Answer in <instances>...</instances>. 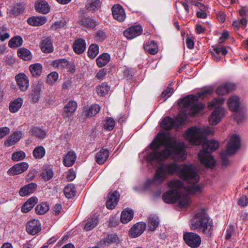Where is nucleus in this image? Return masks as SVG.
I'll return each instance as SVG.
<instances>
[{"mask_svg": "<svg viewBox=\"0 0 248 248\" xmlns=\"http://www.w3.org/2000/svg\"><path fill=\"white\" fill-rule=\"evenodd\" d=\"M233 229L234 226L232 225L230 226L229 228L227 229L225 235V238L226 239L228 240L231 237L233 232Z\"/></svg>", "mask_w": 248, "mask_h": 248, "instance_id": "obj_63", "label": "nucleus"}, {"mask_svg": "<svg viewBox=\"0 0 248 248\" xmlns=\"http://www.w3.org/2000/svg\"><path fill=\"white\" fill-rule=\"evenodd\" d=\"M64 194L68 199L74 197L76 193L75 186L73 184H68L64 188Z\"/></svg>", "mask_w": 248, "mask_h": 248, "instance_id": "obj_42", "label": "nucleus"}, {"mask_svg": "<svg viewBox=\"0 0 248 248\" xmlns=\"http://www.w3.org/2000/svg\"><path fill=\"white\" fill-rule=\"evenodd\" d=\"M66 24V21L65 19L62 18L59 21L55 22L51 26V29L54 30L63 28Z\"/></svg>", "mask_w": 248, "mask_h": 248, "instance_id": "obj_56", "label": "nucleus"}, {"mask_svg": "<svg viewBox=\"0 0 248 248\" xmlns=\"http://www.w3.org/2000/svg\"><path fill=\"white\" fill-rule=\"evenodd\" d=\"M29 70L33 77H39L42 72V66L39 63H36L30 65Z\"/></svg>", "mask_w": 248, "mask_h": 248, "instance_id": "obj_41", "label": "nucleus"}, {"mask_svg": "<svg viewBox=\"0 0 248 248\" xmlns=\"http://www.w3.org/2000/svg\"><path fill=\"white\" fill-rule=\"evenodd\" d=\"M58 78L59 74L57 72H52L47 76L46 82L48 85H53L57 81Z\"/></svg>", "mask_w": 248, "mask_h": 248, "instance_id": "obj_51", "label": "nucleus"}, {"mask_svg": "<svg viewBox=\"0 0 248 248\" xmlns=\"http://www.w3.org/2000/svg\"><path fill=\"white\" fill-rule=\"evenodd\" d=\"M9 37L10 35L7 31L6 28L5 27H0V40L1 41H4Z\"/></svg>", "mask_w": 248, "mask_h": 248, "instance_id": "obj_59", "label": "nucleus"}, {"mask_svg": "<svg viewBox=\"0 0 248 248\" xmlns=\"http://www.w3.org/2000/svg\"><path fill=\"white\" fill-rule=\"evenodd\" d=\"M190 228L191 230L197 231L207 237L212 234L214 225L213 220L204 209H201L196 213L192 218Z\"/></svg>", "mask_w": 248, "mask_h": 248, "instance_id": "obj_6", "label": "nucleus"}, {"mask_svg": "<svg viewBox=\"0 0 248 248\" xmlns=\"http://www.w3.org/2000/svg\"><path fill=\"white\" fill-rule=\"evenodd\" d=\"M25 12L23 5L16 3L8 9L7 14L11 17L16 16Z\"/></svg>", "mask_w": 248, "mask_h": 248, "instance_id": "obj_23", "label": "nucleus"}, {"mask_svg": "<svg viewBox=\"0 0 248 248\" xmlns=\"http://www.w3.org/2000/svg\"><path fill=\"white\" fill-rule=\"evenodd\" d=\"M22 43V37L20 36H16L9 40L8 45L11 48H16L21 46Z\"/></svg>", "mask_w": 248, "mask_h": 248, "instance_id": "obj_46", "label": "nucleus"}, {"mask_svg": "<svg viewBox=\"0 0 248 248\" xmlns=\"http://www.w3.org/2000/svg\"><path fill=\"white\" fill-rule=\"evenodd\" d=\"M185 136L192 144H202V150L198 154L199 158L206 167H214L215 161L211 153L218 148V141L214 140H207L205 138V132L201 128L196 127L188 129Z\"/></svg>", "mask_w": 248, "mask_h": 248, "instance_id": "obj_4", "label": "nucleus"}, {"mask_svg": "<svg viewBox=\"0 0 248 248\" xmlns=\"http://www.w3.org/2000/svg\"><path fill=\"white\" fill-rule=\"evenodd\" d=\"M234 112V113L233 115V117L234 118V119L238 123H239L243 119L244 115H243V114L241 112L238 111V110L236 111V112Z\"/></svg>", "mask_w": 248, "mask_h": 248, "instance_id": "obj_61", "label": "nucleus"}, {"mask_svg": "<svg viewBox=\"0 0 248 248\" xmlns=\"http://www.w3.org/2000/svg\"><path fill=\"white\" fill-rule=\"evenodd\" d=\"M146 224L143 222H138L133 226L129 231V234L133 238L140 235L145 230Z\"/></svg>", "mask_w": 248, "mask_h": 248, "instance_id": "obj_15", "label": "nucleus"}, {"mask_svg": "<svg viewBox=\"0 0 248 248\" xmlns=\"http://www.w3.org/2000/svg\"><path fill=\"white\" fill-rule=\"evenodd\" d=\"M184 186V183L180 180L173 179L168 183L170 190L166 192L162 196L164 202L168 203L178 202L182 207H187L190 204V198L188 194L201 193L203 186L192 185L187 188V194H181L180 189Z\"/></svg>", "mask_w": 248, "mask_h": 248, "instance_id": "obj_5", "label": "nucleus"}, {"mask_svg": "<svg viewBox=\"0 0 248 248\" xmlns=\"http://www.w3.org/2000/svg\"><path fill=\"white\" fill-rule=\"evenodd\" d=\"M159 223L158 217L155 215H151L148 218V229L150 231H154Z\"/></svg>", "mask_w": 248, "mask_h": 248, "instance_id": "obj_36", "label": "nucleus"}, {"mask_svg": "<svg viewBox=\"0 0 248 248\" xmlns=\"http://www.w3.org/2000/svg\"><path fill=\"white\" fill-rule=\"evenodd\" d=\"M174 173L190 184H196L200 178L196 169L192 164H183L179 165L175 162L161 164L156 169L153 178L147 180L145 187L160 186L164 182L167 175H172Z\"/></svg>", "mask_w": 248, "mask_h": 248, "instance_id": "obj_2", "label": "nucleus"}, {"mask_svg": "<svg viewBox=\"0 0 248 248\" xmlns=\"http://www.w3.org/2000/svg\"><path fill=\"white\" fill-rule=\"evenodd\" d=\"M41 48L42 51L44 52H51L53 50V46L51 39L49 37L44 38L42 40Z\"/></svg>", "mask_w": 248, "mask_h": 248, "instance_id": "obj_33", "label": "nucleus"}, {"mask_svg": "<svg viewBox=\"0 0 248 248\" xmlns=\"http://www.w3.org/2000/svg\"><path fill=\"white\" fill-rule=\"evenodd\" d=\"M228 105L231 111L233 112L238 111L240 106L239 97L236 95L231 96L228 100Z\"/></svg>", "mask_w": 248, "mask_h": 248, "instance_id": "obj_30", "label": "nucleus"}, {"mask_svg": "<svg viewBox=\"0 0 248 248\" xmlns=\"http://www.w3.org/2000/svg\"><path fill=\"white\" fill-rule=\"evenodd\" d=\"M109 156V151L106 149H102L95 156V161L99 164H103Z\"/></svg>", "mask_w": 248, "mask_h": 248, "instance_id": "obj_31", "label": "nucleus"}, {"mask_svg": "<svg viewBox=\"0 0 248 248\" xmlns=\"http://www.w3.org/2000/svg\"><path fill=\"white\" fill-rule=\"evenodd\" d=\"M98 217L96 215L91 216L86 221L84 229L87 231H89L95 227L98 223Z\"/></svg>", "mask_w": 248, "mask_h": 248, "instance_id": "obj_28", "label": "nucleus"}, {"mask_svg": "<svg viewBox=\"0 0 248 248\" xmlns=\"http://www.w3.org/2000/svg\"><path fill=\"white\" fill-rule=\"evenodd\" d=\"M23 135V133L22 131H15L5 141L4 144L7 146H11L18 142Z\"/></svg>", "mask_w": 248, "mask_h": 248, "instance_id": "obj_21", "label": "nucleus"}, {"mask_svg": "<svg viewBox=\"0 0 248 248\" xmlns=\"http://www.w3.org/2000/svg\"><path fill=\"white\" fill-rule=\"evenodd\" d=\"M38 199L36 197L30 198L22 206L21 211L24 213L29 212L37 202Z\"/></svg>", "mask_w": 248, "mask_h": 248, "instance_id": "obj_32", "label": "nucleus"}, {"mask_svg": "<svg viewBox=\"0 0 248 248\" xmlns=\"http://www.w3.org/2000/svg\"><path fill=\"white\" fill-rule=\"evenodd\" d=\"M44 84L41 81H38L32 85V90L31 93L32 101L36 103L39 101L40 97L41 92L44 89Z\"/></svg>", "mask_w": 248, "mask_h": 248, "instance_id": "obj_13", "label": "nucleus"}, {"mask_svg": "<svg viewBox=\"0 0 248 248\" xmlns=\"http://www.w3.org/2000/svg\"><path fill=\"white\" fill-rule=\"evenodd\" d=\"M224 102V99L222 97H219L209 103L208 107L209 108H215L214 111L209 118V121L211 124L213 125L217 124L224 117L225 110L221 107Z\"/></svg>", "mask_w": 248, "mask_h": 248, "instance_id": "obj_7", "label": "nucleus"}, {"mask_svg": "<svg viewBox=\"0 0 248 248\" xmlns=\"http://www.w3.org/2000/svg\"><path fill=\"white\" fill-rule=\"evenodd\" d=\"M213 93L212 89H206L198 93L197 95H188L183 98L180 106L188 111L183 110L175 119L169 117L165 118L161 123V126L165 129L170 130L173 127H179L186 121L188 115L193 116L201 112L204 108L205 105L202 103H197L199 98H204Z\"/></svg>", "mask_w": 248, "mask_h": 248, "instance_id": "obj_3", "label": "nucleus"}, {"mask_svg": "<svg viewBox=\"0 0 248 248\" xmlns=\"http://www.w3.org/2000/svg\"><path fill=\"white\" fill-rule=\"evenodd\" d=\"M86 48V42L83 39L76 40L73 44V50L77 54H82L85 50Z\"/></svg>", "mask_w": 248, "mask_h": 248, "instance_id": "obj_24", "label": "nucleus"}, {"mask_svg": "<svg viewBox=\"0 0 248 248\" xmlns=\"http://www.w3.org/2000/svg\"><path fill=\"white\" fill-rule=\"evenodd\" d=\"M110 89L109 86L106 82L102 83L97 87L96 91L98 94L101 96H104L108 93Z\"/></svg>", "mask_w": 248, "mask_h": 248, "instance_id": "obj_47", "label": "nucleus"}, {"mask_svg": "<svg viewBox=\"0 0 248 248\" xmlns=\"http://www.w3.org/2000/svg\"><path fill=\"white\" fill-rule=\"evenodd\" d=\"M168 134L164 132L158 133L150 145L152 151L141 153L148 165L154 167L169 157L177 161L186 159L187 155L184 144L178 142L175 138L169 136Z\"/></svg>", "mask_w": 248, "mask_h": 248, "instance_id": "obj_1", "label": "nucleus"}, {"mask_svg": "<svg viewBox=\"0 0 248 248\" xmlns=\"http://www.w3.org/2000/svg\"><path fill=\"white\" fill-rule=\"evenodd\" d=\"M76 158L77 155L75 152L73 151H70L63 157V164L65 167H71L75 162Z\"/></svg>", "mask_w": 248, "mask_h": 248, "instance_id": "obj_25", "label": "nucleus"}, {"mask_svg": "<svg viewBox=\"0 0 248 248\" xmlns=\"http://www.w3.org/2000/svg\"><path fill=\"white\" fill-rule=\"evenodd\" d=\"M81 24L87 28L93 29L97 24L96 20L89 17H83L80 20Z\"/></svg>", "mask_w": 248, "mask_h": 248, "instance_id": "obj_40", "label": "nucleus"}, {"mask_svg": "<svg viewBox=\"0 0 248 248\" xmlns=\"http://www.w3.org/2000/svg\"><path fill=\"white\" fill-rule=\"evenodd\" d=\"M49 210L48 205L46 202L38 204L35 208V212L38 215H43Z\"/></svg>", "mask_w": 248, "mask_h": 248, "instance_id": "obj_52", "label": "nucleus"}, {"mask_svg": "<svg viewBox=\"0 0 248 248\" xmlns=\"http://www.w3.org/2000/svg\"><path fill=\"white\" fill-rule=\"evenodd\" d=\"M134 212L132 209H125L124 210L121 215V220L123 223H127L133 217Z\"/></svg>", "mask_w": 248, "mask_h": 248, "instance_id": "obj_35", "label": "nucleus"}, {"mask_svg": "<svg viewBox=\"0 0 248 248\" xmlns=\"http://www.w3.org/2000/svg\"><path fill=\"white\" fill-rule=\"evenodd\" d=\"M145 51L150 54L154 55L158 51L157 44L154 41L147 42L144 46Z\"/></svg>", "mask_w": 248, "mask_h": 248, "instance_id": "obj_38", "label": "nucleus"}, {"mask_svg": "<svg viewBox=\"0 0 248 248\" xmlns=\"http://www.w3.org/2000/svg\"><path fill=\"white\" fill-rule=\"evenodd\" d=\"M35 7L38 12L43 14H46L50 11L49 6L45 0H38L36 2Z\"/></svg>", "mask_w": 248, "mask_h": 248, "instance_id": "obj_26", "label": "nucleus"}, {"mask_svg": "<svg viewBox=\"0 0 248 248\" xmlns=\"http://www.w3.org/2000/svg\"><path fill=\"white\" fill-rule=\"evenodd\" d=\"M23 103V100L21 98H18L10 103L9 104V110L12 113H16L17 112Z\"/></svg>", "mask_w": 248, "mask_h": 248, "instance_id": "obj_34", "label": "nucleus"}, {"mask_svg": "<svg viewBox=\"0 0 248 248\" xmlns=\"http://www.w3.org/2000/svg\"><path fill=\"white\" fill-rule=\"evenodd\" d=\"M78 105L76 101H70L63 108L62 117L64 118H71L75 112L77 108Z\"/></svg>", "mask_w": 248, "mask_h": 248, "instance_id": "obj_14", "label": "nucleus"}, {"mask_svg": "<svg viewBox=\"0 0 248 248\" xmlns=\"http://www.w3.org/2000/svg\"><path fill=\"white\" fill-rule=\"evenodd\" d=\"M26 156L25 153L22 151H19L14 153L12 155V159L17 161L23 159Z\"/></svg>", "mask_w": 248, "mask_h": 248, "instance_id": "obj_55", "label": "nucleus"}, {"mask_svg": "<svg viewBox=\"0 0 248 248\" xmlns=\"http://www.w3.org/2000/svg\"><path fill=\"white\" fill-rule=\"evenodd\" d=\"M101 2L100 0H88L86 2V7L89 11H95L101 7Z\"/></svg>", "mask_w": 248, "mask_h": 248, "instance_id": "obj_37", "label": "nucleus"}, {"mask_svg": "<svg viewBox=\"0 0 248 248\" xmlns=\"http://www.w3.org/2000/svg\"><path fill=\"white\" fill-rule=\"evenodd\" d=\"M238 205L242 206L245 207L248 204V199L246 196H242L238 200L237 202Z\"/></svg>", "mask_w": 248, "mask_h": 248, "instance_id": "obj_60", "label": "nucleus"}, {"mask_svg": "<svg viewBox=\"0 0 248 248\" xmlns=\"http://www.w3.org/2000/svg\"><path fill=\"white\" fill-rule=\"evenodd\" d=\"M41 175L45 181H49L54 176L53 171L50 166H45Z\"/></svg>", "mask_w": 248, "mask_h": 248, "instance_id": "obj_43", "label": "nucleus"}, {"mask_svg": "<svg viewBox=\"0 0 248 248\" xmlns=\"http://www.w3.org/2000/svg\"><path fill=\"white\" fill-rule=\"evenodd\" d=\"M142 27L140 25L133 26L127 29L124 32V34L127 39H132L141 34Z\"/></svg>", "mask_w": 248, "mask_h": 248, "instance_id": "obj_16", "label": "nucleus"}, {"mask_svg": "<svg viewBox=\"0 0 248 248\" xmlns=\"http://www.w3.org/2000/svg\"><path fill=\"white\" fill-rule=\"evenodd\" d=\"M27 163L22 162L17 163L11 167L8 170V173L10 175H15L25 171L28 168Z\"/></svg>", "mask_w": 248, "mask_h": 248, "instance_id": "obj_18", "label": "nucleus"}, {"mask_svg": "<svg viewBox=\"0 0 248 248\" xmlns=\"http://www.w3.org/2000/svg\"><path fill=\"white\" fill-rule=\"evenodd\" d=\"M52 65L56 68L65 69L68 65V61L65 59L56 60L52 62Z\"/></svg>", "mask_w": 248, "mask_h": 248, "instance_id": "obj_44", "label": "nucleus"}, {"mask_svg": "<svg viewBox=\"0 0 248 248\" xmlns=\"http://www.w3.org/2000/svg\"><path fill=\"white\" fill-rule=\"evenodd\" d=\"M46 151L42 146H38L33 151V155L36 159H41L45 155Z\"/></svg>", "mask_w": 248, "mask_h": 248, "instance_id": "obj_49", "label": "nucleus"}, {"mask_svg": "<svg viewBox=\"0 0 248 248\" xmlns=\"http://www.w3.org/2000/svg\"><path fill=\"white\" fill-rule=\"evenodd\" d=\"M114 18L119 21L123 22L126 17V14L123 7L120 4H114L111 8Z\"/></svg>", "mask_w": 248, "mask_h": 248, "instance_id": "obj_12", "label": "nucleus"}, {"mask_svg": "<svg viewBox=\"0 0 248 248\" xmlns=\"http://www.w3.org/2000/svg\"><path fill=\"white\" fill-rule=\"evenodd\" d=\"M106 37L107 36L104 31L99 30L95 34L94 38L96 41L102 42L106 39Z\"/></svg>", "mask_w": 248, "mask_h": 248, "instance_id": "obj_58", "label": "nucleus"}, {"mask_svg": "<svg viewBox=\"0 0 248 248\" xmlns=\"http://www.w3.org/2000/svg\"><path fill=\"white\" fill-rule=\"evenodd\" d=\"M46 22V18L44 16L29 17L27 20L28 23L31 26H39L44 25Z\"/></svg>", "mask_w": 248, "mask_h": 248, "instance_id": "obj_29", "label": "nucleus"}, {"mask_svg": "<svg viewBox=\"0 0 248 248\" xmlns=\"http://www.w3.org/2000/svg\"><path fill=\"white\" fill-rule=\"evenodd\" d=\"M10 132V129L7 127L0 128V139L2 138Z\"/></svg>", "mask_w": 248, "mask_h": 248, "instance_id": "obj_64", "label": "nucleus"}, {"mask_svg": "<svg viewBox=\"0 0 248 248\" xmlns=\"http://www.w3.org/2000/svg\"><path fill=\"white\" fill-rule=\"evenodd\" d=\"M107 74V70L106 69H102L99 70L96 74V78L98 79L102 80Z\"/></svg>", "mask_w": 248, "mask_h": 248, "instance_id": "obj_62", "label": "nucleus"}, {"mask_svg": "<svg viewBox=\"0 0 248 248\" xmlns=\"http://www.w3.org/2000/svg\"><path fill=\"white\" fill-rule=\"evenodd\" d=\"M99 53V46L97 45L92 44L89 47L88 55L89 58L94 59Z\"/></svg>", "mask_w": 248, "mask_h": 248, "instance_id": "obj_48", "label": "nucleus"}, {"mask_svg": "<svg viewBox=\"0 0 248 248\" xmlns=\"http://www.w3.org/2000/svg\"><path fill=\"white\" fill-rule=\"evenodd\" d=\"M213 51L212 52L214 60L218 62L220 60L221 56H224L227 54L228 51L225 46L220 45L213 46Z\"/></svg>", "mask_w": 248, "mask_h": 248, "instance_id": "obj_20", "label": "nucleus"}, {"mask_svg": "<svg viewBox=\"0 0 248 248\" xmlns=\"http://www.w3.org/2000/svg\"><path fill=\"white\" fill-rule=\"evenodd\" d=\"M235 87V84L232 83H225L219 86L217 90V93L219 95H223L232 91Z\"/></svg>", "mask_w": 248, "mask_h": 248, "instance_id": "obj_27", "label": "nucleus"}, {"mask_svg": "<svg viewBox=\"0 0 248 248\" xmlns=\"http://www.w3.org/2000/svg\"><path fill=\"white\" fill-rule=\"evenodd\" d=\"M115 122L114 119L110 117H108L106 119L104 128L106 130L111 131L114 127Z\"/></svg>", "mask_w": 248, "mask_h": 248, "instance_id": "obj_54", "label": "nucleus"}, {"mask_svg": "<svg viewBox=\"0 0 248 248\" xmlns=\"http://www.w3.org/2000/svg\"><path fill=\"white\" fill-rule=\"evenodd\" d=\"M31 134L38 138L44 139L46 137V132L45 130L38 127H34L31 130Z\"/></svg>", "mask_w": 248, "mask_h": 248, "instance_id": "obj_50", "label": "nucleus"}, {"mask_svg": "<svg viewBox=\"0 0 248 248\" xmlns=\"http://www.w3.org/2000/svg\"><path fill=\"white\" fill-rule=\"evenodd\" d=\"M37 184L31 183L21 187L18 191L19 195L21 197H25L31 194L37 188Z\"/></svg>", "mask_w": 248, "mask_h": 248, "instance_id": "obj_22", "label": "nucleus"}, {"mask_svg": "<svg viewBox=\"0 0 248 248\" xmlns=\"http://www.w3.org/2000/svg\"><path fill=\"white\" fill-rule=\"evenodd\" d=\"M110 57L109 55L107 53H104L96 59V62L97 65L99 67H102L106 65L110 61Z\"/></svg>", "mask_w": 248, "mask_h": 248, "instance_id": "obj_39", "label": "nucleus"}, {"mask_svg": "<svg viewBox=\"0 0 248 248\" xmlns=\"http://www.w3.org/2000/svg\"><path fill=\"white\" fill-rule=\"evenodd\" d=\"M120 197L119 193L114 191L112 193H109L108 200L106 202V207L108 209H113L117 204Z\"/></svg>", "mask_w": 248, "mask_h": 248, "instance_id": "obj_19", "label": "nucleus"}, {"mask_svg": "<svg viewBox=\"0 0 248 248\" xmlns=\"http://www.w3.org/2000/svg\"><path fill=\"white\" fill-rule=\"evenodd\" d=\"M183 239L186 244L191 248H197L201 244V236L195 232H184Z\"/></svg>", "mask_w": 248, "mask_h": 248, "instance_id": "obj_9", "label": "nucleus"}, {"mask_svg": "<svg viewBox=\"0 0 248 248\" xmlns=\"http://www.w3.org/2000/svg\"><path fill=\"white\" fill-rule=\"evenodd\" d=\"M18 56L25 61L30 60L32 58L31 52L27 49L22 47L17 51Z\"/></svg>", "mask_w": 248, "mask_h": 248, "instance_id": "obj_45", "label": "nucleus"}, {"mask_svg": "<svg viewBox=\"0 0 248 248\" xmlns=\"http://www.w3.org/2000/svg\"><path fill=\"white\" fill-rule=\"evenodd\" d=\"M173 92V88L170 85H169L161 94V97L163 98V101L164 102L168 97L170 96Z\"/></svg>", "mask_w": 248, "mask_h": 248, "instance_id": "obj_57", "label": "nucleus"}, {"mask_svg": "<svg viewBox=\"0 0 248 248\" xmlns=\"http://www.w3.org/2000/svg\"><path fill=\"white\" fill-rule=\"evenodd\" d=\"M26 229L29 234L35 235L41 230V223L37 219H34L30 220L26 224Z\"/></svg>", "mask_w": 248, "mask_h": 248, "instance_id": "obj_11", "label": "nucleus"}, {"mask_svg": "<svg viewBox=\"0 0 248 248\" xmlns=\"http://www.w3.org/2000/svg\"><path fill=\"white\" fill-rule=\"evenodd\" d=\"M118 238L117 236L113 234H109L107 235L103 240L104 244L105 245H110L112 243H115L118 241Z\"/></svg>", "mask_w": 248, "mask_h": 248, "instance_id": "obj_53", "label": "nucleus"}, {"mask_svg": "<svg viewBox=\"0 0 248 248\" xmlns=\"http://www.w3.org/2000/svg\"><path fill=\"white\" fill-rule=\"evenodd\" d=\"M15 80L21 91H27L29 86V79L24 73H20L16 75L15 76Z\"/></svg>", "mask_w": 248, "mask_h": 248, "instance_id": "obj_10", "label": "nucleus"}, {"mask_svg": "<svg viewBox=\"0 0 248 248\" xmlns=\"http://www.w3.org/2000/svg\"><path fill=\"white\" fill-rule=\"evenodd\" d=\"M240 146L241 141L239 136L236 134L232 135L227 144L226 152H222L220 155L223 165H227L228 163L227 155L234 154L239 149Z\"/></svg>", "mask_w": 248, "mask_h": 248, "instance_id": "obj_8", "label": "nucleus"}, {"mask_svg": "<svg viewBox=\"0 0 248 248\" xmlns=\"http://www.w3.org/2000/svg\"><path fill=\"white\" fill-rule=\"evenodd\" d=\"M101 109L100 107L97 104H93L91 106L84 107L82 115L85 118L92 117L96 115Z\"/></svg>", "mask_w": 248, "mask_h": 248, "instance_id": "obj_17", "label": "nucleus"}]
</instances>
